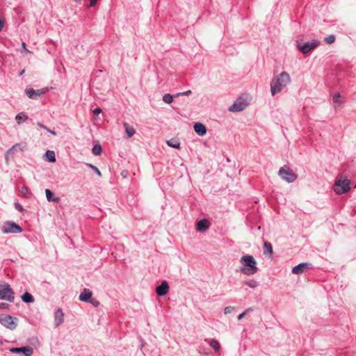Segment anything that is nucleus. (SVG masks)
<instances>
[{"label":"nucleus","instance_id":"obj_38","mask_svg":"<svg viewBox=\"0 0 356 356\" xmlns=\"http://www.w3.org/2000/svg\"><path fill=\"white\" fill-rule=\"evenodd\" d=\"M247 315V312H243L238 316V320L243 319Z\"/></svg>","mask_w":356,"mask_h":356},{"label":"nucleus","instance_id":"obj_28","mask_svg":"<svg viewBox=\"0 0 356 356\" xmlns=\"http://www.w3.org/2000/svg\"><path fill=\"white\" fill-rule=\"evenodd\" d=\"M167 144L168 146L175 148V149L179 148V146H180V143L177 140H174V139L168 140Z\"/></svg>","mask_w":356,"mask_h":356},{"label":"nucleus","instance_id":"obj_20","mask_svg":"<svg viewBox=\"0 0 356 356\" xmlns=\"http://www.w3.org/2000/svg\"><path fill=\"white\" fill-rule=\"evenodd\" d=\"M123 125L128 138L132 137L136 134V129L134 127L129 125L127 122H124Z\"/></svg>","mask_w":356,"mask_h":356},{"label":"nucleus","instance_id":"obj_34","mask_svg":"<svg viewBox=\"0 0 356 356\" xmlns=\"http://www.w3.org/2000/svg\"><path fill=\"white\" fill-rule=\"evenodd\" d=\"M192 93L191 90H188L187 91L183 92H178L177 93L175 97H179V96H184V95H188Z\"/></svg>","mask_w":356,"mask_h":356},{"label":"nucleus","instance_id":"obj_4","mask_svg":"<svg viewBox=\"0 0 356 356\" xmlns=\"http://www.w3.org/2000/svg\"><path fill=\"white\" fill-rule=\"evenodd\" d=\"M278 175L283 180L288 183H292L298 178V175L287 165L281 167L279 170Z\"/></svg>","mask_w":356,"mask_h":356},{"label":"nucleus","instance_id":"obj_29","mask_svg":"<svg viewBox=\"0 0 356 356\" xmlns=\"http://www.w3.org/2000/svg\"><path fill=\"white\" fill-rule=\"evenodd\" d=\"M175 95H171L170 94H165L163 96V101L166 104H170L173 101V97Z\"/></svg>","mask_w":356,"mask_h":356},{"label":"nucleus","instance_id":"obj_18","mask_svg":"<svg viewBox=\"0 0 356 356\" xmlns=\"http://www.w3.org/2000/svg\"><path fill=\"white\" fill-rule=\"evenodd\" d=\"M46 197L48 202L58 203L60 200L59 197H56L50 189H45Z\"/></svg>","mask_w":356,"mask_h":356},{"label":"nucleus","instance_id":"obj_25","mask_svg":"<svg viewBox=\"0 0 356 356\" xmlns=\"http://www.w3.org/2000/svg\"><path fill=\"white\" fill-rule=\"evenodd\" d=\"M211 347H212L216 352H218L220 350V343L216 339L206 340Z\"/></svg>","mask_w":356,"mask_h":356},{"label":"nucleus","instance_id":"obj_39","mask_svg":"<svg viewBox=\"0 0 356 356\" xmlns=\"http://www.w3.org/2000/svg\"><path fill=\"white\" fill-rule=\"evenodd\" d=\"M37 125L40 127V128H42V129H44L45 130H47V129H48L47 127H46L44 124H43L41 122H38L37 123Z\"/></svg>","mask_w":356,"mask_h":356},{"label":"nucleus","instance_id":"obj_48","mask_svg":"<svg viewBox=\"0 0 356 356\" xmlns=\"http://www.w3.org/2000/svg\"><path fill=\"white\" fill-rule=\"evenodd\" d=\"M4 21L5 20L3 19L0 18V22H4Z\"/></svg>","mask_w":356,"mask_h":356},{"label":"nucleus","instance_id":"obj_33","mask_svg":"<svg viewBox=\"0 0 356 356\" xmlns=\"http://www.w3.org/2000/svg\"><path fill=\"white\" fill-rule=\"evenodd\" d=\"M341 97L340 93L337 92L333 95L332 99L334 103H339Z\"/></svg>","mask_w":356,"mask_h":356},{"label":"nucleus","instance_id":"obj_6","mask_svg":"<svg viewBox=\"0 0 356 356\" xmlns=\"http://www.w3.org/2000/svg\"><path fill=\"white\" fill-rule=\"evenodd\" d=\"M350 181L348 179H338L334 184V192L337 194H344L348 193L350 189Z\"/></svg>","mask_w":356,"mask_h":356},{"label":"nucleus","instance_id":"obj_5","mask_svg":"<svg viewBox=\"0 0 356 356\" xmlns=\"http://www.w3.org/2000/svg\"><path fill=\"white\" fill-rule=\"evenodd\" d=\"M18 318L10 315L0 314V324L5 327L13 330L17 327Z\"/></svg>","mask_w":356,"mask_h":356},{"label":"nucleus","instance_id":"obj_32","mask_svg":"<svg viewBox=\"0 0 356 356\" xmlns=\"http://www.w3.org/2000/svg\"><path fill=\"white\" fill-rule=\"evenodd\" d=\"M235 308L232 306H227L224 309V313L225 314H228L234 312Z\"/></svg>","mask_w":356,"mask_h":356},{"label":"nucleus","instance_id":"obj_7","mask_svg":"<svg viewBox=\"0 0 356 356\" xmlns=\"http://www.w3.org/2000/svg\"><path fill=\"white\" fill-rule=\"evenodd\" d=\"M22 228L16 222L13 221H6L3 223L1 231L4 234H17L22 232Z\"/></svg>","mask_w":356,"mask_h":356},{"label":"nucleus","instance_id":"obj_15","mask_svg":"<svg viewBox=\"0 0 356 356\" xmlns=\"http://www.w3.org/2000/svg\"><path fill=\"white\" fill-rule=\"evenodd\" d=\"M193 128L195 132L200 136H204L207 134V127L201 122H195Z\"/></svg>","mask_w":356,"mask_h":356},{"label":"nucleus","instance_id":"obj_40","mask_svg":"<svg viewBox=\"0 0 356 356\" xmlns=\"http://www.w3.org/2000/svg\"><path fill=\"white\" fill-rule=\"evenodd\" d=\"M89 302L92 303L95 307H98L99 305V302L97 300H92L91 299Z\"/></svg>","mask_w":356,"mask_h":356},{"label":"nucleus","instance_id":"obj_43","mask_svg":"<svg viewBox=\"0 0 356 356\" xmlns=\"http://www.w3.org/2000/svg\"><path fill=\"white\" fill-rule=\"evenodd\" d=\"M97 3V0H90V6H94Z\"/></svg>","mask_w":356,"mask_h":356},{"label":"nucleus","instance_id":"obj_46","mask_svg":"<svg viewBox=\"0 0 356 356\" xmlns=\"http://www.w3.org/2000/svg\"><path fill=\"white\" fill-rule=\"evenodd\" d=\"M5 24H0V31H1L4 27Z\"/></svg>","mask_w":356,"mask_h":356},{"label":"nucleus","instance_id":"obj_9","mask_svg":"<svg viewBox=\"0 0 356 356\" xmlns=\"http://www.w3.org/2000/svg\"><path fill=\"white\" fill-rule=\"evenodd\" d=\"M49 89L47 88H41L38 90H34L31 88H28L25 90V92L29 98L32 99H38L42 95L45 94Z\"/></svg>","mask_w":356,"mask_h":356},{"label":"nucleus","instance_id":"obj_31","mask_svg":"<svg viewBox=\"0 0 356 356\" xmlns=\"http://www.w3.org/2000/svg\"><path fill=\"white\" fill-rule=\"evenodd\" d=\"M86 165L89 167L90 168H91L92 170H93V171L99 176V177H101L102 176V173L101 172L99 171V170L95 166V165H93L91 163H86Z\"/></svg>","mask_w":356,"mask_h":356},{"label":"nucleus","instance_id":"obj_35","mask_svg":"<svg viewBox=\"0 0 356 356\" xmlns=\"http://www.w3.org/2000/svg\"><path fill=\"white\" fill-rule=\"evenodd\" d=\"M14 206H15V208L17 211H20V212L24 211V209H23L22 206L19 203H18V202H15V203L14 204Z\"/></svg>","mask_w":356,"mask_h":356},{"label":"nucleus","instance_id":"obj_17","mask_svg":"<svg viewBox=\"0 0 356 356\" xmlns=\"http://www.w3.org/2000/svg\"><path fill=\"white\" fill-rule=\"evenodd\" d=\"M92 292L89 289H84L79 295V299L82 302H88L90 301Z\"/></svg>","mask_w":356,"mask_h":356},{"label":"nucleus","instance_id":"obj_10","mask_svg":"<svg viewBox=\"0 0 356 356\" xmlns=\"http://www.w3.org/2000/svg\"><path fill=\"white\" fill-rule=\"evenodd\" d=\"M10 352L15 354L22 353L24 356H31L33 353V349L32 347L27 346L11 348Z\"/></svg>","mask_w":356,"mask_h":356},{"label":"nucleus","instance_id":"obj_23","mask_svg":"<svg viewBox=\"0 0 356 356\" xmlns=\"http://www.w3.org/2000/svg\"><path fill=\"white\" fill-rule=\"evenodd\" d=\"M29 119V116L24 112H20L15 117V120L18 124H21Z\"/></svg>","mask_w":356,"mask_h":356},{"label":"nucleus","instance_id":"obj_2","mask_svg":"<svg viewBox=\"0 0 356 356\" xmlns=\"http://www.w3.org/2000/svg\"><path fill=\"white\" fill-rule=\"evenodd\" d=\"M291 81L290 76L286 72H281L270 81V91L273 96L280 92Z\"/></svg>","mask_w":356,"mask_h":356},{"label":"nucleus","instance_id":"obj_24","mask_svg":"<svg viewBox=\"0 0 356 356\" xmlns=\"http://www.w3.org/2000/svg\"><path fill=\"white\" fill-rule=\"evenodd\" d=\"M20 194L22 197L25 198H31L33 195L32 193L30 191L29 188L26 186H23L20 189Z\"/></svg>","mask_w":356,"mask_h":356},{"label":"nucleus","instance_id":"obj_44","mask_svg":"<svg viewBox=\"0 0 356 356\" xmlns=\"http://www.w3.org/2000/svg\"><path fill=\"white\" fill-rule=\"evenodd\" d=\"M19 145L18 144H16L15 145H13L8 151V153L12 152L17 146H18Z\"/></svg>","mask_w":356,"mask_h":356},{"label":"nucleus","instance_id":"obj_36","mask_svg":"<svg viewBox=\"0 0 356 356\" xmlns=\"http://www.w3.org/2000/svg\"><path fill=\"white\" fill-rule=\"evenodd\" d=\"M10 305L6 302H0V309H9Z\"/></svg>","mask_w":356,"mask_h":356},{"label":"nucleus","instance_id":"obj_12","mask_svg":"<svg viewBox=\"0 0 356 356\" xmlns=\"http://www.w3.org/2000/svg\"><path fill=\"white\" fill-rule=\"evenodd\" d=\"M64 321V313L60 308H57L54 312V327H58Z\"/></svg>","mask_w":356,"mask_h":356},{"label":"nucleus","instance_id":"obj_41","mask_svg":"<svg viewBox=\"0 0 356 356\" xmlns=\"http://www.w3.org/2000/svg\"><path fill=\"white\" fill-rule=\"evenodd\" d=\"M47 131L49 133H50V134H51L52 135H54V136H56V134H56V132L54 130L50 129H49V128H48V129H47Z\"/></svg>","mask_w":356,"mask_h":356},{"label":"nucleus","instance_id":"obj_13","mask_svg":"<svg viewBox=\"0 0 356 356\" xmlns=\"http://www.w3.org/2000/svg\"><path fill=\"white\" fill-rule=\"evenodd\" d=\"M168 291L169 286L168 282L165 280L162 281L161 284L156 288V293L159 296H163L166 295Z\"/></svg>","mask_w":356,"mask_h":356},{"label":"nucleus","instance_id":"obj_8","mask_svg":"<svg viewBox=\"0 0 356 356\" xmlns=\"http://www.w3.org/2000/svg\"><path fill=\"white\" fill-rule=\"evenodd\" d=\"M298 48L302 54H308L312 51L314 48L318 47L320 42L317 40H312L310 42H307L301 44L299 41H297Z\"/></svg>","mask_w":356,"mask_h":356},{"label":"nucleus","instance_id":"obj_19","mask_svg":"<svg viewBox=\"0 0 356 356\" xmlns=\"http://www.w3.org/2000/svg\"><path fill=\"white\" fill-rule=\"evenodd\" d=\"M273 246L272 244L268 241H265L264 243V254L268 255L271 257L273 255Z\"/></svg>","mask_w":356,"mask_h":356},{"label":"nucleus","instance_id":"obj_14","mask_svg":"<svg viewBox=\"0 0 356 356\" xmlns=\"http://www.w3.org/2000/svg\"><path fill=\"white\" fill-rule=\"evenodd\" d=\"M247 106V104L241 100H237L229 108L231 112H239L243 111Z\"/></svg>","mask_w":356,"mask_h":356},{"label":"nucleus","instance_id":"obj_42","mask_svg":"<svg viewBox=\"0 0 356 356\" xmlns=\"http://www.w3.org/2000/svg\"><path fill=\"white\" fill-rule=\"evenodd\" d=\"M22 47L25 51L26 53H30V51L26 49V43L24 42H22Z\"/></svg>","mask_w":356,"mask_h":356},{"label":"nucleus","instance_id":"obj_3","mask_svg":"<svg viewBox=\"0 0 356 356\" xmlns=\"http://www.w3.org/2000/svg\"><path fill=\"white\" fill-rule=\"evenodd\" d=\"M0 300L13 302L15 300L14 291L9 284L2 282H0Z\"/></svg>","mask_w":356,"mask_h":356},{"label":"nucleus","instance_id":"obj_11","mask_svg":"<svg viewBox=\"0 0 356 356\" xmlns=\"http://www.w3.org/2000/svg\"><path fill=\"white\" fill-rule=\"evenodd\" d=\"M312 267V264L307 263V262H302V263L298 264L297 266H295L292 268L291 271H292V273H293V274L300 275V274H302L303 273H305L306 271H307Z\"/></svg>","mask_w":356,"mask_h":356},{"label":"nucleus","instance_id":"obj_37","mask_svg":"<svg viewBox=\"0 0 356 356\" xmlns=\"http://www.w3.org/2000/svg\"><path fill=\"white\" fill-rule=\"evenodd\" d=\"M102 113V109L99 107L95 108L93 110V113L96 115L100 114Z\"/></svg>","mask_w":356,"mask_h":356},{"label":"nucleus","instance_id":"obj_16","mask_svg":"<svg viewBox=\"0 0 356 356\" xmlns=\"http://www.w3.org/2000/svg\"><path fill=\"white\" fill-rule=\"evenodd\" d=\"M209 227V222L207 219H202L197 221L196 225V229L198 232H204L207 230Z\"/></svg>","mask_w":356,"mask_h":356},{"label":"nucleus","instance_id":"obj_45","mask_svg":"<svg viewBox=\"0 0 356 356\" xmlns=\"http://www.w3.org/2000/svg\"><path fill=\"white\" fill-rule=\"evenodd\" d=\"M252 311H253L252 307H249V308H248L246 310H245L244 312H247V314H248L249 312H252Z\"/></svg>","mask_w":356,"mask_h":356},{"label":"nucleus","instance_id":"obj_1","mask_svg":"<svg viewBox=\"0 0 356 356\" xmlns=\"http://www.w3.org/2000/svg\"><path fill=\"white\" fill-rule=\"evenodd\" d=\"M240 263L241 266L239 267V271L245 275H253L259 270L257 266V261L252 255H244L241 257Z\"/></svg>","mask_w":356,"mask_h":356},{"label":"nucleus","instance_id":"obj_26","mask_svg":"<svg viewBox=\"0 0 356 356\" xmlns=\"http://www.w3.org/2000/svg\"><path fill=\"white\" fill-rule=\"evenodd\" d=\"M102 152V148L99 144H97L93 146V147L92 149V153L95 156H99L101 154Z\"/></svg>","mask_w":356,"mask_h":356},{"label":"nucleus","instance_id":"obj_22","mask_svg":"<svg viewBox=\"0 0 356 356\" xmlns=\"http://www.w3.org/2000/svg\"><path fill=\"white\" fill-rule=\"evenodd\" d=\"M21 298H22V300L25 303H32L35 300L33 296L29 292H25L21 296Z\"/></svg>","mask_w":356,"mask_h":356},{"label":"nucleus","instance_id":"obj_21","mask_svg":"<svg viewBox=\"0 0 356 356\" xmlns=\"http://www.w3.org/2000/svg\"><path fill=\"white\" fill-rule=\"evenodd\" d=\"M44 158L46 161L54 163L56 161L55 152L52 150H47L44 154Z\"/></svg>","mask_w":356,"mask_h":356},{"label":"nucleus","instance_id":"obj_47","mask_svg":"<svg viewBox=\"0 0 356 356\" xmlns=\"http://www.w3.org/2000/svg\"><path fill=\"white\" fill-rule=\"evenodd\" d=\"M24 72H25V70H22L19 72V76H22V74L24 73Z\"/></svg>","mask_w":356,"mask_h":356},{"label":"nucleus","instance_id":"obj_30","mask_svg":"<svg viewBox=\"0 0 356 356\" xmlns=\"http://www.w3.org/2000/svg\"><path fill=\"white\" fill-rule=\"evenodd\" d=\"M335 40H336V37L333 34L329 35L327 37L324 38V41L327 44H332L333 42H334Z\"/></svg>","mask_w":356,"mask_h":356},{"label":"nucleus","instance_id":"obj_27","mask_svg":"<svg viewBox=\"0 0 356 356\" xmlns=\"http://www.w3.org/2000/svg\"><path fill=\"white\" fill-rule=\"evenodd\" d=\"M244 284L248 286L250 288L254 289L259 286V282L255 280H248L244 282Z\"/></svg>","mask_w":356,"mask_h":356},{"label":"nucleus","instance_id":"obj_49","mask_svg":"<svg viewBox=\"0 0 356 356\" xmlns=\"http://www.w3.org/2000/svg\"><path fill=\"white\" fill-rule=\"evenodd\" d=\"M3 344L2 341L0 339V346Z\"/></svg>","mask_w":356,"mask_h":356}]
</instances>
